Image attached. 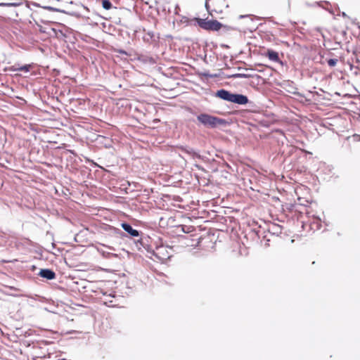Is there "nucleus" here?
Returning <instances> with one entry per match:
<instances>
[{
  "instance_id": "6e6552de",
  "label": "nucleus",
  "mask_w": 360,
  "mask_h": 360,
  "mask_svg": "<svg viewBox=\"0 0 360 360\" xmlns=\"http://www.w3.org/2000/svg\"><path fill=\"white\" fill-rule=\"evenodd\" d=\"M266 56L271 61H274V62H279L280 61L278 53L276 51H274L273 50H268Z\"/></svg>"
},
{
  "instance_id": "f03ea898",
  "label": "nucleus",
  "mask_w": 360,
  "mask_h": 360,
  "mask_svg": "<svg viewBox=\"0 0 360 360\" xmlns=\"http://www.w3.org/2000/svg\"><path fill=\"white\" fill-rule=\"evenodd\" d=\"M197 120L204 126L210 128H215L218 125H224L226 124L225 120L206 113H202L198 115Z\"/></svg>"
},
{
  "instance_id": "a211bd4d",
  "label": "nucleus",
  "mask_w": 360,
  "mask_h": 360,
  "mask_svg": "<svg viewBox=\"0 0 360 360\" xmlns=\"http://www.w3.org/2000/svg\"><path fill=\"white\" fill-rule=\"evenodd\" d=\"M148 34L150 36L151 38L153 37V34L148 33Z\"/></svg>"
},
{
  "instance_id": "39448f33",
  "label": "nucleus",
  "mask_w": 360,
  "mask_h": 360,
  "mask_svg": "<svg viewBox=\"0 0 360 360\" xmlns=\"http://www.w3.org/2000/svg\"><path fill=\"white\" fill-rule=\"evenodd\" d=\"M122 228L127 232L132 237H137L139 236V231L134 229L132 226L127 223H122L121 224Z\"/></svg>"
},
{
  "instance_id": "f3484780",
  "label": "nucleus",
  "mask_w": 360,
  "mask_h": 360,
  "mask_svg": "<svg viewBox=\"0 0 360 360\" xmlns=\"http://www.w3.org/2000/svg\"><path fill=\"white\" fill-rule=\"evenodd\" d=\"M250 15H240L239 16V18H246V17H249Z\"/></svg>"
},
{
  "instance_id": "423d86ee",
  "label": "nucleus",
  "mask_w": 360,
  "mask_h": 360,
  "mask_svg": "<svg viewBox=\"0 0 360 360\" xmlns=\"http://www.w3.org/2000/svg\"><path fill=\"white\" fill-rule=\"evenodd\" d=\"M180 150L182 151V152H184L185 153L188 154V155H190L192 158L193 159H201V155L199 154V153L195 151L193 148H189V147H184V146H181L180 147Z\"/></svg>"
},
{
  "instance_id": "20e7f679",
  "label": "nucleus",
  "mask_w": 360,
  "mask_h": 360,
  "mask_svg": "<svg viewBox=\"0 0 360 360\" xmlns=\"http://www.w3.org/2000/svg\"><path fill=\"white\" fill-rule=\"evenodd\" d=\"M48 345L44 344L43 346L39 347V348H35L34 351V359L35 358H46L49 359H55L57 358L58 356L56 355L55 357H53L54 353L52 352V349L48 347Z\"/></svg>"
},
{
  "instance_id": "f257e3e1",
  "label": "nucleus",
  "mask_w": 360,
  "mask_h": 360,
  "mask_svg": "<svg viewBox=\"0 0 360 360\" xmlns=\"http://www.w3.org/2000/svg\"><path fill=\"white\" fill-rule=\"evenodd\" d=\"M215 96L224 101L238 105H245L248 103V98L243 94H233L229 91L221 89L215 93Z\"/></svg>"
},
{
  "instance_id": "9d476101",
  "label": "nucleus",
  "mask_w": 360,
  "mask_h": 360,
  "mask_svg": "<svg viewBox=\"0 0 360 360\" xmlns=\"http://www.w3.org/2000/svg\"><path fill=\"white\" fill-rule=\"evenodd\" d=\"M20 3H16V2H13V3H0V6H2V7H16V6H20Z\"/></svg>"
},
{
  "instance_id": "2eb2a0df",
  "label": "nucleus",
  "mask_w": 360,
  "mask_h": 360,
  "mask_svg": "<svg viewBox=\"0 0 360 360\" xmlns=\"http://www.w3.org/2000/svg\"><path fill=\"white\" fill-rule=\"evenodd\" d=\"M118 53H120L121 54L128 55L127 53L124 50H119Z\"/></svg>"
},
{
  "instance_id": "dca6fc26",
  "label": "nucleus",
  "mask_w": 360,
  "mask_h": 360,
  "mask_svg": "<svg viewBox=\"0 0 360 360\" xmlns=\"http://www.w3.org/2000/svg\"><path fill=\"white\" fill-rule=\"evenodd\" d=\"M9 288H10V289H12V290H17V291H18V290H19V289H18V288H15V287H12V286H10V287H9Z\"/></svg>"
},
{
  "instance_id": "9b49d317",
  "label": "nucleus",
  "mask_w": 360,
  "mask_h": 360,
  "mask_svg": "<svg viewBox=\"0 0 360 360\" xmlns=\"http://www.w3.org/2000/svg\"><path fill=\"white\" fill-rule=\"evenodd\" d=\"M103 8L105 10H109L112 7V4L109 0H103L102 1Z\"/></svg>"
},
{
  "instance_id": "ddd939ff",
  "label": "nucleus",
  "mask_w": 360,
  "mask_h": 360,
  "mask_svg": "<svg viewBox=\"0 0 360 360\" xmlns=\"http://www.w3.org/2000/svg\"><path fill=\"white\" fill-rule=\"evenodd\" d=\"M338 60L336 58H330L327 61V63L330 67H334L338 63Z\"/></svg>"
},
{
  "instance_id": "f8f14e48",
  "label": "nucleus",
  "mask_w": 360,
  "mask_h": 360,
  "mask_svg": "<svg viewBox=\"0 0 360 360\" xmlns=\"http://www.w3.org/2000/svg\"><path fill=\"white\" fill-rule=\"evenodd\" d=\"M231 77H233V78H250V75H248V74H244V73H237V74L232 75L231 76Z\"/></svg>"
},
{
  "instance_id": "4468645a",
  "label": "nucleus",
  "mask_w": 360,
  "mask_h": 360,
  "mask_svg": "<svg viewBox=\"0 0 360 360\" xmlns=\"http://www.w3.org/2000/svg\"><path fill=\"white\" fill-rule=\"evenodd\" d=\"M164 250H165V248L162 247V246L157 248V249H156L157 252L155 253V255H158V254H160Z\"/></svg>"
},
{
  "instance_id": "7ed1b4c3",
  "label": "nucleus",
  "mask_w": 360,
  "mask_h": 360,
  "mask_svg": "<svg viewBox=\"0 0 360 360\" xmlns=\"http://www.w3.org/2000/svg\"><path fill=\"white\" fill-rule=\"evenodd\" d=\"M198 25L206 30L218 31L222 25L217 20L198 19Z\"/></svg>"
},
{
  "instance_id": "0eeeda50",
  "label": "nucleus",
  "mask_w": 360,
  "mask_h": 360,
  "mask_svg": "<svg viewBox=\"0 0 360 360\" xmlns=\"http://www.w3.org/2000/svg\"><path fill=\"white\" fill-rule=\"evenodd\" d=\"M39 275L41 277L46 278L48 280H52V279L55 278V277H56L55 272L49 269H41Z\"/></svg>"
},
{
  "instance_id": "1a4fd4ad",
  "label": "nucleus",
  "mask_w": 360,
  "mask_h": 360,
  "mask_svg": "<svg viewBox=\"0 0 360 360\" xmlns=\"http://www.w3.org/2000/svg\"><path fill=\"white\" fill-rule=\"evenodd\" d=\"M30 65H25L22 66H19L18 65H15L12 66L11 70L13 71H23L25 72H27L30 70Z\"/></svg>"
}]
</instances>
